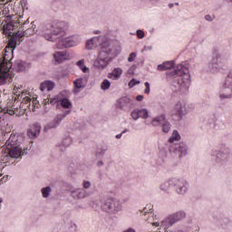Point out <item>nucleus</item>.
<instances>
[{
	"label": "nucleus",
	"instance_id": "f257e3e1",
	"mask_svg": "<svg viewBox=\"0 0 232 232\" xmlns=\"http://www.w3.org/2000/svg\"><path fill=\"white\" fill-rule=\"evenodd\" d=\"M98 46H102V49L94 63V66L99 70H104L113 61L115 51L113 50V45L108 43L106 35L94 36L87 40L85 44L86 50H95Z\"/></svg>",
	"mask_w": 232,
	"mask_h": 232
},
{
	"label": "nucleus",
	"instance_id": "f03ea898",
	"mask_svg": "<svg viewBox=\"0 0 232 232\" xmlns=\"http://www.w3.org/2000/svg\"><path fill=\"white\" fill-rule=\"evenodd\" d=\"M169 77H171L170 89L175 93H186L189 90L191 76L189 75V69L184 64L176 65Z\"/></svg>",
	"mask_w": 232,
	"mask_h": 232
},
{
	"label": "nucleus",
	"instance_id": "7ed1b4c3",
	"mask_svg": "<svg viewBox=\"0 0 232 232\" xmlns=\"http://www.w3.org/2000/svg\"><path fill=\"white\" fill-rule=\"evenodd\" d=\"M70 27L67 22H53L44 24L42 27V34L47 41H55L56 35L64 37L66 30Z\"/></svg>",
	"mask_w": 232,
	"mask_h": 232
},
{
	"label": "nucleus",
	"instance_id": "20e7f679",
	"mask_svg": "<svg viewBox=\"0 0 232 232\" xmlns=\"http://www.w3.org/2000/svg\"><path fill=\"white\" fill-rule=\"evenodd\" d=\"M101 209L108 215H119L122 211V203L113 197L102 200Z\"/></svg>",
	"mask_w": 232,
	"mask_h": 232
},
{
	"label": "nucleus",
	"instance_id": "39448f33",
	"mask_svg": "<svg viewBox=\"0 0 232 232\" xmlns=\"http://www.w3.org/2000/svg\"><path fill=\"white\" fill-rule=\"evenodd\" d=\"M227 61V53L223 51L215 53V56L208 65V70L210 73H218L224 68V64Z\"/></svg>",
	"mask_w": 232,
	"mask_h": 232
},
{
	"label": "nucleus",
	"instance_id": "423d86ee",
	"mask_svg": "<svg viewBox=\"0 0 232 232\" xmlns=\"http://www.w3.org/2000/svg\"><path fill=\"white\" fill-rule=\"evenodd\" d=\"M5 144L7 153L11 159H21V156L24 155V149L23 150V146H21L19 139L15 138V136L10 137L9 140H7Z\"/></svg>",
	"mask_w": 232,
	"mask_h": 232
},
{
	"label": "nucleus",
	"instance_id": "0eeeda50",
	"mask_svg": "<svg viewBox=\"0 0 232 232\" xmlns=\"http://www.w3.org/2000/svg\"><path fill=\"white\" fill-rule=\"evenodd\" d=\"M186 217H187L186 211L179 210L169 215L160 223L153 222L152 226H156L157 227H159V226H160V227H169L170 226L177 224V222H181V220H184Z\"/></svg>",
	"mask_w": 232,
	"mask_h": 232
},
{
	"label": "nucleus",
	"instance_id": "6e6552de",
	"mask_svg": "<svg viewBox=\"0 0 232 232\" xmlns=\"http://www.w3.org/2000/svg\"><path fill=\"white\" fill-rule=\"evenodd\" d=\"M218 97L220 101L232 99V71H229L225 76L219 88Z\"/></svg>",
	"mask_w": 232,
	"mask_h": 232
},
{
	"label": "nucleus",
	"instance_id": "1a4fd4ad",
	"mask_svg": "<svg viewBox=\"0 0 232 232\" xmlns=\"http://www.w3.org/2000/svg\"><path fill=\"white\" fill-rule=\"evenodd\" d=\"M12 63L8 60L0 61V86L12 82Z\"/></svg>",
	"mask_w": 232,
	"mask_h": 232
},
{
	"label": "nucleus",
	"instance_id": "9d476101",
	"mask_svg": "<svg viewBox=\"0 0 232 232\" xmlns=\"http://www.w3.org/2000/svg\"><path fill=\"white\" fill-rule=\"evenodd\" d=\"M212 157H216V164H224L231 160V149L226 145H221L219 149L212 150Z\"/></svg>",
	"mask_w": 232,
	"mask_h": 232
},
{
	"label": "nucleus",
	"instance_id": "9b49d317",
	"mask_svg": "<svg viewBox=\"0 0 232 232\" xmlns=\"http://www.w3.org/2000/svg\"><path fill=\"white\" fill-rule=\"evenodd\" d=\"M82 39L79 34H73L65 38L59 39L57 42L58 50H63V48H73V46H79Z\"/></svg>",
	"mask_w": 232,
	"mask_h": 232
},
{
	"label": "nucleus",
	"instance_id": "f8f14e48",
	"mask_svg": "<svg viewBox=\"0 0 232 232\" xmlns=\"http://www.w3.org/2000/svg\"><path fill=\"white\" fill-rule=\"evenodd\" d=\"M171 184L177 195H186L189 189V182L182 178H172Z\"/></svg>",
	"mask_w": 232,
	"mask_h": 232
},
{
	"label": "nucleus",
	"instance_id": "ddd939ff",
	"mask_svg": "<svg viewBox=\"0 0 232 232\" xmlns=\"http://www.w3.org/2000/svg\"><path fill=\"white\" fill-rule=\"evenodd\" d=\"M188 115V108L186 107V103L184 102H178L172 111H171V117L173 121L176 122H180L184 116Z\"/></svg>",
	"mask_w": 232,
	"mask_h": 232
},
{
	"label": "nucleus",
	"instance_id": "4468645a",
	"mask_svg": "<svg viewBox=\"0 0 232 232\" xmlns=\"http://www.w3.org/2000/svg\"><path fill=\"white\" fill-rule=\"evenodd\" d=\"M115 106L121 111H130L135 106V101L131 96H122L116 101Z\"/></svg>",
	"mask_w": 232,
	"mask_h": 232
},
{
	"label": "nucleus",
	"instance_id": "2eb2a0df",
	"mask_svg": "<svg viewBox=\"0 0 232 232\" xmlns=\"http://www.w3.org/2000/svg\"><path fill=\"white\" fill-rule=\"evenodd\" d=\"M71 111H65L63 113L57 114L53 121L47 123L44 127V131H48V130H55V128H59L61 126V122L70 115Z\"/></svg>",
	"mask_w": 232,
	"mask_h": 232
},
{
	"label": "nucleus",
	"instance_id": "dca6fc26",
	"mask_svg": "<svg viewBox=\"0 0 232 232\" xmlns=\"http://www.w3.org/2000/svg\"><path fill=\"white\" fill-rule=\"evenodd\" d=\"M53 57L54 63H57V64H61V63H64V61H70V59H72L70 53L67 51H56L53 54Z\"/></svg>",
	"mask_w": 232,
	"mask_h": 232
},
{
	"label": "nucleus",
	"instance_id": "f3484780",
	"mask_svg": "<svg viewBox=\"0 0 232 232\" xmlns=\"http://www.w3.org/2000/svg\"><path fill=\"white\" fill-rule=\"evenodd\" d=\"M171 150L177 152L179 157L188 155V145L184 142L175 143L170 146Z\"/></svg>",
	"mask_w": 232,
	"mask_h": 232
},
{
	"label": "nucleus",
	"instance_id": "a211bd4d",
	"mask_svg": "<svg viewBox=\"0 0 232 232\" xmlns=\"http://www.w3.org/2000/svg\"><path fill=\"white\" fill-rule=\"evenodd\" d=\"M70 197L73 198V200H81L82 198H86L88 197V192L84 188H73L69 190Z\"/></svg>",
	"mask_w": 232,
	"mask_h": 232
},
{
	"label": "nucleus",
	"instance_id": "6ab92c4d",
	"mask_svg": "<svg viewBox=\"0 0 232 232\" xmlns=\"http://www.w3.org/2000/svg\"><path fill=\"white\" fill-rule=\"evenodd\" d=\"M130 117L133 121H139V119H148L150 112L148 109H135L131 111Z\"/></svg>",
	"mask_w": 232,
	"mask_h": 232
},
{
	"label": "nucleus",
	"instance_id": "aec40b11",
	"mask_svg": "<svg viewBox=\"0 0 232 232\" xmlns=\"http://www.w3.org/2000/svg\"><path fill=\"white\" fill-rule=\"evenodd\" d=\"M41 133V123H34L30 129L27 130V136L29 139H37Z\"/></svg>",
	"mask_w": 232,
	"mask_h": 232
},
{
	"label": "nucleus",
	"instance_id": "412c9836",
	"mask_svg": "<svg viewBox=\"0 0 232 232\" xmlns=\"http://www.w3.org/2000/svg\"><path fill=\"white\" fill-rule=\"evenodd\" d=\"M166 114L161 113L158 116H155L150 124L151 126H153V128H159V126H162L164 124V122L166 121Z\"/></svg>",
	"mask_w": 232,
	"mask_h": 232
},
{
	"label": "nucleus",
	"instance_id": "4be33fe9",
	"mask_svg": "<svg viewBox=\"0 0 232 232\" xmlns=\"http://www.w3.org/2000/svg\"><path fill=\"white\" fill-rule=\"evenodd\" d=\"M107 77L108 79H111V81H119L122 77V68H114L111 72L108 73Z\"/></svg>",
	"mask_w": 232,
	"mask_h": 232
},
{
	"label": "nucleus",
	"instance_id": "5701e85b",
	"mask_svg": "<svg viewBox=\"0 0 232 232\" xmlns=\"http://www.w3.org/2000/svg\"><path fill=\"white\" fill-rule=\"evenodd\" d=\"M74 89L73 93H79L80 90L86 88V82H84V78H78L73 81Z\"/></svg>",
	"mask_w": 232,
	"mask_h": 232
},
{
	"label": "nucleus",
	"instance_id": "b1692460",
	"mask_svg": "<svg viewBox=\"0 0 232 232\" xmlns=\"http://www.w3.org/2000/svg\"><path fill=\"white\" fill-rule=\"evenodd\" d=\"M17 46V40L15 38H11L9 40L8 44L5 47V56L8 55V53H14V50H15V47Z\"/></svg>",
	"mask_w": 232,
	"mask_h": 232
},
{
	"label": "nucleus",
	"instance_id": "393cba45",
	"mask_svg": "<svg viewBox=\"0 0 232 232\" xmlns=\"http://www.w3.org/2000/svg\"><path fill=\"white\" fill-rule=\"evenodd\" d=\"M16 72H26L28 68H30V63L23 62L21 60H17L14 63Z\"/></svg>",
	"mask_w": 232,
	"mask_h": 232
},
{
	"label": "nucleus",
	"instance_id": "a878e982",
	"mask_svg": "<svg viewBox=\"0 0 232 232\" xmlns=\"http://www.w3.org/2000/svg\"><path fill=\"white\" fill-rule=\"evenodd\" d=\"M55 87V83L52 81H45L40 85L41 92H52Z\"/></svg>",
	"mask_w": 232,
	"mask_h": 232
},
{
	"label": "nucleus",
	"instance_id": "bb28decb",
	"mask_svg": "<svg viewBox=\"0 0 232 232\" xmlns=\"http://www.w3.org/2000/svg\"><path fill=\"white\" fill-rule=\"evenodd\" d=\"M3 32L7 37H11L14 34V22L7 23L4 24Z\"/></svg>",
	"mask_w": 232,
	"mask_h": 232
},
{
	"label": "nucleus",
	"instance_id": "cd10ccee",
	"mask_svg": "<svg viewBox=\"0 0 232 232\" xmlns=\"http://www.w3.org/2000/svg\"><path fill=\"white\" fill-rule=\"evenodd\" d=\"M59 104L62 108L71 111L72 108V102L68 98H62L59 100Z\"/></svg>",
	"mask_w": 232,
	"mask_h": 232
},
{
	"label": "nucleus",
	"instance_id": "c85d7f7f",
	"mask_svg": "<svg viewBox=\"0 0 232 232\" xmlns=\"http://www.w3.org/2000/svg\"><path fill=\"white\" fill-rule=\"evenodd\" d=\"M172 180H173V178H171L168 181L161 183L160 186V189H161V191H164L165 193L169 191V188H173V183H171Z\"/></svg>",
	"mask_w": 232,
	"mask_h": 232
},
{
	"label": "nucleus",
	"instance_id": "c756f323",
	"mask_svg": "<svg viewBox=\"0 0 232 232\" xmlns=\"http://www.w3.org/2000/svg\"><path fill=\"white\" fill-rule=\"evenodd\" d=\"M34 23V22L31 24V27L27 28L24 31L25 37H30V35H34V34H37V26Z\"/></svg>",
	"mask_w": 232,
	"mask_h": 232
},
{
	"label": "nucleus",
	"instance_id": "7c9ffc66",
	"mask_svg": "<svg viewBox=\"0 0 232 232\" xmlns=\"http://www.w3.org/2000/svg\"><path fill=\"white\" fill-rule=\"evenodd\" d=\"M72 144H73V140L72 139V137L67 136L62 140L60 148H70Z\"/></svg>",
	"mask_w": 232,
	"mask_h": 232
},
{
	"label": "nucleus",
	"instance_id": "2f4dec72",
	"mask_svg": "<svg viewBox=\"0 0 232 232\" xmlns=\"http://www.w3.org/2000/svg\"><path fill=\"white\" fill-rule=\"evenodd\" d=\"M41 193L43 198H49L50 195H52V187L47 186L41 188Z\"/></svg>",
	"mask_w": 232,
	"mask_h": 232
},
{
	"label": "nucleus",
	"instance_id": "473e14b6",
	"mask_svg": "<svg viewBox=\"0 0 232 232\" xmlns=\"http://www.w3.org/2000/svg\"><path fill=\"white\" fill-rule=\"evenodd\" d=\"M76 66H78V68L80 70H82V72L83 73H90V68H88L85 64H84V60H80L76 63Z\"/></svg>",
	"mask_w": 232,
	"mask_h": 232
},
{
	"label": "nucleus",
	"instance_id": "72a5a7b5",
	"mask_svg": "<svg viewBox=\"0 0 232 232\" xmlns=\"http://www.w3.org/2000/svg\"><path fill=\"white\" fill-rule=\"evenodd\" d=\"M175 140H180V134L178 130H173L170 138L169 139V142L173 144Z\"/></svg>",
	"mask_w": 232,
	"mask_h": 232
},
{
	"label": "nucleus",
	"instance_id": "f704fd0d",
	"mask_svg": "<svg viewBox=\"0 0 232 232\" xmlns=\"http://www.w3.org/2000/svg\"><path fill=\"white\" fill-rule=\"evenodd\" d=\"M169 130H171V123H169L168 120H165L161 125V131H163V133H169Z\"/></svg>",
	"mask_w": 232,
	"mask_h": 232
},
{
	"label": "nucleus",
	"instance_id": "c9c22d12",
	"mask_svg": "<svg viewBox=\"0 0 232 232\" xmlns=\"http://www.w3.org/2000/svg\"><path fill=\"white\" fill-rule=\"evenodd\" d=\"M17 37L19 39H22V37H26V35L24 34V32L17 31L16 33H13V36L11 37V39H15L17 41Z\"/></svg>",
	"mask_w": 232,
	"mask_h": 232
},
{
	"label": "nucleus",
	"instance_id": "e433bc0d",
	"mask_svg": "<svg viewBox=\"0 0 232 232\" xmlns=\"http://www.w3.org/2000/svg\"><path fill=\"white\" fill-rule=\"evenodd\" d=\"M111 86V82H110L108 79L103 80V82L101 83V88L104 91L109 90Z\"/></svg>",
	"mask_w": 232,
	"mask_h": 232
},
{
	"label": "nucleus",
	"instance_id": "4c0bfd02",
	"mask_svg": "<svg viewBox=\"0 0 232 232\" xmlns=\"http://www.w3.org/2000/svg\"><path fill=\"white\" fill-rule=\"evenodd\" d=\"M23 104H27V107L30 108L32 106V98L29 96H25L23 98Z\"/></svg>",
	"mask_w": 232,
	"mask_h": 232
},
{
	"label": "nucleus",
	"instance_id": "58836bf2",
	"mask_svg": "<svg viewBox=\"0 0 232 232\" xmlns=\"http://www.w3.org/2000/svg\"><path fill=\"white\" fill-rule=\"evenodd\" d=\"M108 151V146H102L98 149V155L104 156L105 153Z\"/></svg>",
	"mask_w": 232,
	"mask_h": 232
},
{
	"label": "nucleus",
	"instance_id": "ea45409f",
	"mask_svg": "<svg viewBox=\"0 0 232 232\" xmlns=\"http://www.w3.org/2000/svg\"><path fill=\"white\" fill-rule=\"evenodd\" d=\"M8 8V4H0V14H7L8 10H6Z\"/></svg>",
	"mask_w": 232,
	"mask_h": 232
},
{
	"label": "nucleus",
	"instance_id": "a19ab883",
	"mask_svg": "<svg viewBox=\"0 0 232 232\" xmlns=\"http://www.w3.org/2000/svg\"><path fill=\"white\" fill-rule=\"evenodd\" d=\"M163 64L165 66V70H171V68L175 66V63L172 61L164 62Z\"/></svg>",
	"mask_w": 232,
	"mask_h": 232
},
{
	"label": "nucleus",
	"instance_id": "79ce46f5",
	"mask_svg": "<svg viewBox=\"0 0 232 232\" xmlns=\"http://www.w3.org/2000/svg\"><path fill=\"white\" fill-rule=\"evenodd\" d=\"M143 215L146 217L145 220L150 221V219L148 218V217H153V213L151 212V209H150V212L146 211V208L143 210Z\"/></svg>",
	"mask_w": 232,
	"mask_h": 232
},
{
	"label": "nucleus",
	"instance_id": "37998d69",
	"mask_svg": "<svg viewBox=\"0 0 232 232\" xmlns=\"http://www.w3.org/2000/svg\"><path fill=\"white\" fill-rule=\"evenodd\" d=\"M136 35H137L138 39H144V36L146 34H144V31L139 29L136 31Z\"/></svg>",
	"mask_w": 232,
	"mask_h": 232
},
{
	"label": "nucleus",
	"instance_id": "c03bdc74",
	"mask_svg": "<svg viewBox=\"0 0 232 232\" xmlns=\"http://www.w3.org/2000/svg\"><path fill=\"white\" fill-rule=\"evenodd\" d=\"M82 188L83 189H90L92 188V182L88 181V180H84L82 182Z\"/></svg>",
	"mask_w": 232,
	"mask_h": 232
},
{
	"label": "nucleus",
	"instance_id": "a18cd8bd",
	"mask_svg": "<svg viewBox=\"0 0 232 232\" xmlns=\"http://www.w3.org/2000/svg\"><path fill=\"white\" fill-rule=\"evenodd\" d=\"M135 59H137V53H131L129 55L128 63H133V61H135Z\"/></svg>",
	"mask_w": 232,
	"mask_h": 232
},
{
	"label": "nucleus",
	"instance_id": "49530a36",
	"mask_svg": "<svg viewBox=\"0 0 232 232\" xmlns=\"http://www.w3.org/2000/svg\"><path fill=\"white\" fill-rule=\"evenodd\" d=\"M136 84H140V81H137L135 79H132L130 82H129V87L133 88V86H136Z\"/></svg>",
	"mask_w": 232,
	"mask_h": 232
},
{
	"label": "nucleus",
	"instance_id": "de8ad7c7",
	"mask_svg": "<svg viewBox=\"0 0 232 232\" xmlns=\"http://www.w3.org/2000/svg\"><path fill=\"white\" fill-rule=\"evenodd\" d=\"M145 86V90H144V93H146V95H149L150 89V82H146L144 83Z\"/></svg>",
	"mask_w": 232,
	"mask_h": 232
},
{
	"label": "nucleus",
	"instance_id": "09e8293b",
	"mask_svg": "<svg viewBox=\"0 0 232 232\" xmlns=\"http://www.w3.org/2000/svg\"><path fill=\"white\" fill-rule=\"evenodd\" d=\"M59 98H57V97H54V98H51L50 100H49V102H50V103L51 104H59Z\"/></svg>",
	"mask_w": 232,
	"mask_h": 232
},
{
	"label": "nucleus",
	"instance_id": "8fccbe9b",
	"mask_svg": "<svg viewBox=\"0 0 232 232\" xmlns=\"http://www.w3.org/2000/svg\"><path fill=\"white\" fill-rule=\"evenodd\" d=\"M214 19H215V16H213L211 14L205 15V20L208 21L209 23H211V21H213Z\"/></svg>",
	"mask_w": 232,
	"mask_h": 232
},
{
	"label": "nucleus",
	"instance_id": "3c124183",
	"mask_svg": "<svg viewBox=\"0 0 232 232\" xmlns=\"http://www.w3.org/2000/svg\"><path fill=\"white\" fill-rule=\"evenodd\" d=\"M157 70L159 72H165L166 67H165L164 63L159 64L158 67H157Z\"/></svg>",
	"mask_w": 232,
	"mask_h": 232
},
{
	"label": "nucleus",
	"instance_id": "603ef678",
	"mask_svg": "<svg viewBox=\"0 0 232 232\" xmlns=\"http://www.w3.org/2000/svg\"><path fill=\"white\" fill-rule=\"evenodd\" d=\"M32 108H35V106H36V108H39V101H37V100H35V99H34L33 101H32Z\"/></svg>",
	"mask_w": 232,
	"mask_h": 232
},
{
	"label": "nucleus",
	"instance_id": "864d4df0",
	"mask_svg": "<svg viewBox=\"0 0 232 232\" xmlns=\"http://www.w3.org/2000/svg\"><path fill=\"white\" fill-rule=\"evenodd\" d=\"M136 101H138V102H142V101H144V96L143 95H138L136 97Z\"/></svg>",
	"mask_w": 232,
	"mask_h": 232
},
{
	"label": "nucleus",
	"instance_id": "5fc2aeb1",
	"mask_svg": "<svg viewBox=\"0 0 232 232\" xmlns=\"http://www.w3.org/2000/svg\"><path fill=\"white\" fill-rule=\"evenodd\" d=\"M6 113H8V115H15V111L12 109H7Z\"/></svg>",
	"mask_w": 232,
	"mask_h": 232
},
{
	"label": "nucleus",
	"instance_id": "6e6d98bb",
	"mask_svg": "<svg viewBox=\"0 0 232 232\" xmlns=\"http://www.w3.org/2000/svg\"><path fill=\"white\" fill-rule=\"evenodd\" d=\"M8 175L4 176L3 178H1L0 182L4 184V182H6L8 180Z\"/></svg>",
	"mask_w": 232,
	"mask_h": 232
},
{
	"label": "nucleus",
	"instance_id": "4d7b16f0",
	"mask_svg": "<svg viewBox=\"0 0 232 232\" xmlns=\"http://www.w3.org/2000/svg\"><path fill=\"white\" fill-rule=\"evenodd\" d=\"M92 34H93L94 35H100V34H102V32H101V30H94V31L92 32Z\"/></svg>",
	"mask_w": 232,
	"mask_h": 232
},
{
	"label": "nucleus",
	"instance_id": "13d9d810",
	"mask_svg": "<svg viewBox=\"0 0 232 232\" xmlns=\"http://www.w3.org/2000/svg\"><path fill=\"white\" fill-rule=\"evenodd\" d=\"M103 162L102 161H98L97 162V166H98V168H101V166H103Z\"/></svg>",
	"mask_w": 232,
	"mask_h": 232
},
{
	"label": "nucleus",
	"instance_id": "bf43d9fd",
	"mask_svg": "<svg viewBox=\"0 0 232 232\" xmlns=\"http://www.w3.org/2000/svg\"><path fill=\"white\" fill-rule=\"evenodd\" d=\"M121 137H122V133L117 134V135L115 136L116 139H121Z\"/></svg>",
	"mask_w": 232,
	"mask_h": 232
},
{
	"label": "nucleus",
	"instance_id": "052dcab7",
	"mask_svg": "<svg viewBox=\"0 0 232 232\" xmlns=\"http://www.w3.org/2000/svg\"><path fill=\"white\" fill-rule=\"evenodd\" d=\"M1 204H3V198H0V209H1Z\"/></svg>",
	"mask_w": 232,
	"mask_h": 232
},
{
	"label": "nucleus",
	"instance_id": "680f3d73",
	"mask_svg": "<svg viewBox=\"0 0 232 232\" xmlns=\"http://www.w3.org/2000/svg\"><path fill=\"white\" fill-rule=\"evenodd\" d=\"M72 227H77V225L75 223H72Z\"/></svg>",
	"mask_w": 232,
	"mask_h": 232
},
{
	"label": "nucleus",
	"instance_id": "e2e57ef3",
	"mask_svg": "<svg viewBox=\"0 0 232 232\" xmlns=\"http://www.w3.org/2000/svg\"><path fill=\"white\" fill-rule=\"evenodd\" d=\"M126 131H128V130H124L123 131H121V135H122L123 133H126Z\"/></svg>",
	"mask_w": 232,
	"mask_h": 232
},
{
	"label": "nucleus",
	"instance_id": "0e129e2a",
	"mask_svg": "<svg viewBox=\"0 0 232 232\" xmlns=\"http://www.w3.org/2000/svg\"><path fill=\"white\" fill-rule=\"evenodd\" d=\"M173 6V4H169V8H171Z\"/></svg>",
	"mask_w": 232,
	"mask_h": 232
},
{
	"label": "nucleus",
	"instance_id": "69168bd1",
	"mask_svg": "<svg viewBox=\"0 0 232 232\" xmlns=\"http://www.w3.org/2000/svg\"><path fill=\"white\" fill-rule=\"evenodd\" d=\"M176 5L179 6V3H176Z\"/></svg>",
	"mask_w": 232,
	"mask_h": 232
},
{
	"label": "nucleus",
	"instance_id": "338daca9",
	"mask_svg": "<svg viewBox=\"0 0 232 232\" xmlns=\"http://www.w3.org/2000/svg\"><path fill=\"white\" fill-rule=\"evenodd\" d=\"M0 177H3V174H0Z\"/></svg>",
	"mask_w": 232,
	"mask_h": 232
}]
</instances>
